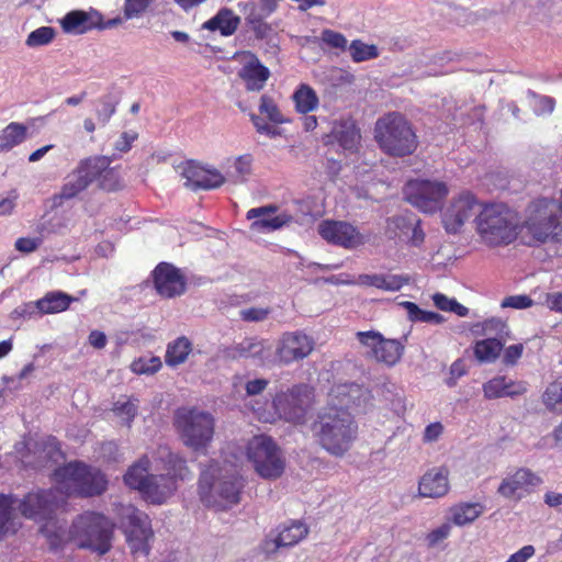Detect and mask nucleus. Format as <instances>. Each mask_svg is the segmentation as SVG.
Masks as SVG:
<instances>
[{"instance_id":"nucleus-1","label":"nucleus","mask_w":562,"mask_h":562,"mask_svg":"<svg viewBox=\"0 0 562 562\" xmlns=\"http://www.w3.org/2000/svg\"><path fill=\"white\" fill-rule=\"evenodd\" d=\"M58 488L37 490L29 492L22 499L15 501L11 496L0 495V539L5 533L14 532L11 509L14 507L23 517L41 522L54 517L60 504Z\"/></svg>"},{"instance_id":"nucleus-2","label":"nucleus","mask_w":562,"mask_h":562,"mask_svg":"<svg viewBox=\"0 0 562 562\" xmlns=\"http://www.w3.org/2000/svg\"><path fill=\"white\" fill-rule=\"evenodd\" d=\"M313 431L326 451L334 456H342L356 439L358 426L349 412L327 406L318 414Z\"/></svg>"},{"instance_id":"nucleus-3","label":"nucleus","mask_w":562,"mask_h":562,"mask_svg":"<svg viewBox=\"0 0 562 562\" xmlns=\"http://www.w3.org/2000/svg\"><path fill=\"white\" fill-rule=\"evenodd\" d=\"M374 139L383 153L400 158L413 155L419 144L413 124L396 111L376 120Z\"/></svg>"},{"instance_id":"nucleus-4","label":"nucleus","mask_w":562,"mask_h":562,"mask_svg":"<svg viewBox=\"0 0 562 562\" xmlns=\"http://www.w3.org/2000/svg\"><path fill=\"white\" fill-rule=\"evenodd\" d=\"M114 527L112 520L102 513L87 510L72 520L69 539L80 549L103 555L112 548Z\"/></svg>"},{"instance_id":"nucleus-5","label":"nucleus","mask_w":562,"mask_h":562,"mask_svg":"<svg viewBox=\"0 0 562 562\" xmlns=\"http://www.w3.org/2000/svg\"><path fill=\"white\" fill-rule=\"evenodd\" d=\"M476 233L490 247L507 246L518 236V216L504 204L485 205L475 217Z\"/></svg>"},{"instance_id":"nucleus-6","label":"nucleus","mask_w":562,"mask_h":562,"mask_svg":"<svg viewBox=\"0 0 562 562\" xmlns=\"http://www.w3.org/2000/svg\"><path fill=\"white\" fill-rule=\"evenodd\" d=\"M53 475L58 490L69 496L93 497L103 494L108 488L104 473L82 461H71L58 467Z\"/></svg>"},{"instance_id":"nucleus-7","label":"nucleus","mask_w":562,"mask_h":562,"mask_svg":"<svg viewBox=\"0 0 562 562\" xmlns=\"http://www.w3.org/2000/svg\"><path fill=\"white\" fill-rule=\"evenodd\" d=\"M522 227L537 244L562 240V203L554 199L533 200L526 210Z\"/></svg>"},{"instance_id":"nucleus-8","label":"nucleus","mask_w":562,"mask_h":562,"mask_svg":"<svg viewBox=\"0 0 562 562\" xmlns=\"http://www.w3.org/2000/svg\"><path fill=\"white\" fill-rule=\"evenodd\" d=\"M314 403V389L305 383L294 384L286 391L278 392L272 398L273 413L259 414V419L273 423L277 418L302 424Z\"/></svg>"},{"instance_id":"nucleus-9","label":"nucleus","mask_w":562,"mask_h":562,"mask_svg":"<svg viewBox=\"0 0 562 562\" xmlns=\"http://www.w3.org/2000/svg\"><path fill=\"white\" fill-rule=\"evenodd\" d=\"M173 425L183 443L195 452H205L214 436L213 416L196 408H178Z\"/></svg>"},{"instance_id":"nucleus-10","label":"nucleus","mask_w":562,"mask_h":562,"mask_svg":"<svg viewBox=\"0 0 562 562\" xmlns=\"http://www.w3.org/2000/svg\"><path fill=\"white\" fill-rule=\"evenodd\" d=\"M94 180L100 181L101 188L115 190L117 188L116 172L109 168L103 158L82 160L64 183L60 198L72 199L86 190Z\"/></svg>"},{"instance_id":"nucleus-11","label":"nucleus","mask_w":562,"mask_h":562,"mask_svg":"<svg viewBox=\"0 0 562 562\" xmlns=\"http://www.w3.org/2000/svg\"><path fill=\"white\" fill-rule=\"evenodd\" d=\"M246 453L256 473L266 480H277L285 470V458L277 442L267 435L254 436Z\"/></svg>"},{"instance_id":"nucleus-12","label":"nucleus","mask_w":562,"mask_h":562,"mask_svg":"<svg viewBox=\"0 0 562 562\" xmlns=\"http://www.w3.org/2000/svg\"><path fill=\"white\" fill-rule=\"evenodd\" d=\"M243 488V477L236 473L223 475L212 483L209 473L204 471L199 480L201 501L218 510H225L238 504Z\"/></svg>"},{"instance_id":"nucleus-13","label":"nucleus","mask_w":562,"mask_h":562,"mask_svg":"<svg viewBox=\"0 0 562 562\" xmlns=\"http://www.w3.org/2000/svg\"><path fill=\"white\" fill-rule=\"evenodd\" d=\"M119 515L121 528L132 555L135 559L148 557L149 541L154 536L148 515L133 505L122 506Z\"/></svg>"},{"instance_id":"nucleus-14","label":"nucleus","mask_w":562,"mask_h":562,"mask_svg":"<svg viewBox=\"0 0 562 562\" xmlns=\"http://www.w3.org/2000/svg\"><path fill=\"white\" fill-rule=\"evenodd\" d=\"M448 193V187L442 181L415 179L409 180L404 187L406 200L425 213L440 210Z\"/></svg>"},{"instance_id":"nucleus-15","label":"nucleus","mask_w":562,"mask_h":562,"mask_svg":"<svg viewBox=\"0 0 562 562\" xmlns=\"http://www.w3.org/2000/svg\"><path fill=\"white\" fill-rule=\"evenodd\" d=\"M356 338L366 348L364 357L367 359L386 367L395 366L403 356L404 346L396 339L384 338L379 331H357Z\"/></svg>"},{"instance_id":"nucleus-16","label":"nucleus","mask_w":562,"mask_h":562,"mask_svg":"<svg viewBox=\"0 0 562 562\" xmlns=\"http://www.w3.org/2000/svg\"><path fill=\"white\" fill-rule=\"evenodd\" d=\"M318 233L327 243L345 249H356L367 243V237L357 227L344 221H323Z\"/></svg>"},{"instance_id":"nucleus-17","label":"nucleus","mask_w":562,"mask_h":562,"mask_svg":"<svg viewBox=\"0 0 562 562\" xmlns=\"http://www.w3.org/2000/svg\"><path fill=\"white\" fill-rule=\"evenodd\" d=\"M477 199L471 192H463L454 199L442 214V224L448 233H458L476 212Z\"/></svg>"},{"instance_id":"nucleus-18","label":"nucleus","mask_w":562,"mask_h":562,"mask_svg":"<svg viewBox=\"0 0 562 562\" xmlns=\"http://www.w3.org/2000/svg\"><path fill=\"white\" fill-rule=\"evenodd\" d=\"M153 280L157 293L162 297L171 299L186 292V278L181 271L171 263H158L153 271Z\"/></svg>"},{"instance_id":"nucleus-19","label":"nucleus","mask_w":562,"mask_h":562,"mask_svg":"<svg viewBox=\"0 0 562 562\" xmlns=\"http://www.w3.org/2000/svg\"><path fill=\"white\" fill-rule=\"evenodd\" d=\"M314 348V341L302 333H286L282 336L277 348V357L283 363L302 360L307 357Z\"/></svg>"},{"instance_id":"nucleus-20","label":"nucleus","mask_w":562,"mask_h":562,"mask_svg":"<svg viewBox=\"0 0 562 562\" xmlns=\"http://www.w3.org/2000/svg\"><path fill=\"white\" fill-rule=\"evenodd\" d=\"M370 392L357 383H340L334 385L329 393L328 406H334L348 412V409L360 406L369 398Z\"/></svg>"},{"instance_id":"nucleus-21","label":"nucleus","mask_w":562,"mask_h":562,"mask_svg":"<svg viewBox=\"0 0 562 562\" xmlns=\"http://www.w3.org/2000/svg\"><path fill=\"white\" fill-rule=\"evenodd\" d=\"M153 459L155 462H160L162 464V470L165 471L162 474L165 477H170L172 480L176 491L179 481H184L192 476L186 459L178 453L172 452L167 446H159L155 450Z\"/></svg>"},{"instance_id":"nucleus-22","label":"nucleus","mask_w":562,"mask_h":562,"mask_svg":"<svg viewBox=\"0 0 562 562\" xmlns=\"http://www.w3.org/2000/svg\"><path fill=\"white\" fill-rule=\"evenodd\" d=\"M182 175L187 179V186L193 190H212L225 182L224 176L218 170L207 169L195 161H188Z\"/></svg>"},{"instance_id":"nucleus-23","label":"nucleus","mask_w":562,"mask_h":562,"mask_svg":"<svg viewBox=\"0 0 562 562\" xmlns=\"http://www.w3.org/2000/svg\"><path fill=\"white\" fill-rule=\"evenodd\" d=\"M449 490V469L445 465L429 469L418 482V496L423 498H440Z\"/></svg>"},{"instance_id":"nucleus-24","label":"nucleus","mask_w":562,"mask_h":562,"mask_svg":"<svg viewBox=\"0 0 562 562\" xmlns=\"http://www.w3.org/2000/svg\"><path fill=\"white\" fill-rule=\"evenodd\" d=\"M277 211L278 206L273 204L248 210L247 220H254L250 228L256 232H272L292 221V216L285 213L270 217V214H274Z\"/></svg>"},{"instance_id":"nucleus-25","label":"nucleus","mask_w":562,"mask_h":562,"mask_svg":"<svg viewBox=\"0 0 562 562\" xmlns=\"http://www.w3.org/2000/svg\"><path fill=\"white\" fill-rule=\"evenodd\" d=\"M327 137H333L342 149L350 153H357L361 143L360 128L351 117L335 121Z\"/></svg>"},{"instance_id":"nucleus-26","label":"nucleus","mask_w":562,"mask_h":562,"mask_svg":"<svg viewBox=\"0 0 562 562\" xmlns=\"http://www.w3.org/2000/svg\"><path fill=\"white\" fill-rule=\"evenodd\" d=\"M238 77L245 82L247 91H260L270 77V70L256 55L250 54V58L239 69Z\"/></svg>"},{"instance_id":"nucleus-27","label":"nucleus","mask_w":562,"mask_h":562,"mask_svg":"<svg viewBox=\"0 0 562 562\" xmlns=\"http://www.w3.org/2000/svg\"><path fill=\"white\" fill-rule=\"evenodd\" d=\"M527 392V384L522 381H514L506 376H495L483 384V393L486 400L499 397H515Z\"/></svg>"},{"instance_id":"nucleus-28","label":"nucleus","mask_w":562,"mask_h":562,"mask_svg":"<svg viewBox=\"0 0 562 562\" xmlns=\"http://www.w3.org/2000/svg\"><path fill=\"white\" fill-rule=\"evenodd\" d=\"M151 504H164L176 492L173 482L164 474H151L138 491Z\"/></svg>"},{"instance_id":"nucleus-29","label":"nucleus","mask_w":562,"mask_h":562,"mask_svg":"<svg viewBox=\"0 0 562 562\" xmlns=\"http://www.w3.org/2000/svg\"><path fill=\"white\" fill-rule=\"evenodd\" d=\"M540 483V479L528 469H518L512 476L503 480L498 493L507 498L514 497L520 491H528Z\"/></svg>"},{"instance_id":"nucleus-30","label":"nucleus","mask_w":562,"mask_h":562,"mask_svg":"<svg viewBox=\"0 0 562 562\" xmlns=\"http://www.w3.org/2000/svg\"><path fill=\"white\" fill-rule=\"evenodd\" d=\"M240 24V18L228 8H222L217 13L203 23L202 27L209 31H220L223 36L233 35Z\"/></svg>"},{"instance_id":"nucleus-31","label":"nucleus","mask_w":562,"mask_h":562,"mask_svg":"<svg viewBox=\"0 0 562 562\" xmlns=\"http://www.w3.org/2000/svg\"><path fill=\"white\" fill-rule=\"evenodd\" d=\"M408 282V278L396 274H360L358 283L364 286H373L384 291L395 292Z\"/></svg>"},{"instance_id":"nucleus-32","label":"nucleus","mask_w":562,"mask_h":562,"mask_svg":"<svg viewBox=\"0 0 562 562\" xmlns=\"http://www.w3.org/2000/svg\"><path fill=\"white\" fill-rule=\"evenodd\" d=\"M75 299L64 292L53 291L35 302L40 315L60 313L70 306Z\"/></svg>"},{"instance_id":"nucleus-33","label":"nucleus","mask_w":562,"mask_h":562,"mask_svg":"<svg viewBox=\"0 0 562 562\" xmlns=\"http://www.w3.org/2000/svg\"><path fill=\"white\" fill-rule=\"evenodd\" d=\"M150 470V459L147 454L142 456L136 462L128 467L126 473L124 474L125 484L139 491L142 486H144L151 476L149 473Z\"/></svg>"},{"instance_id":"nucleus-34","label":"nucleus","mask_w":562,"mask_h":562,"mask_svg":"<svg viewBox=\"0 0 562 562\" xmlns=\"http://www.w3.org/2000/svg\"><path fill=\"white\" fill-rule=\"evenodd\" d=\"M29 127L23 123L11 122L0 131V153H8L27 138Z\"/></svg>"},{"instance_id":"nucleus-35","label":"nucleus","mask_w":562,"mask_h":562,"mask_svg":"<svg viewBox=\"0 0 562 562\" xmlns=\"http://www.w3.org/2000/svg\"><path fill=\"white\" fill-rule=\"evenodd\" d=\"M295 111L300 114H308L316 110L319 99L316 91L306 83H301L292 95Z\"/></svg>"},{"instance_id":"nucleus-36","label":"nucleus","mask_w":562,"mask_h":562,"mask_svg":"<svg viewBox=\"0 0 562 562\" xmlns=\"http://www.w3.org/2000/svg\"><path fill=\"white\" fill-rule=\"evenodd\" d=\"M270 355V347L263 340L245 339L232 350V356L239 358H255L265 362Z\"/></svg>"},{"instance_id":"nucleus-37","label":"nucleus","mask_w":562,"mask_h":562,"mask_svg":"<svg viewBox=\"0 0 562 562\" xmlns=\"http://www.w3.org/2000/svg\"><path fill=\"white\" fill-rule=\"evenodd\" d=\"M308 533V528L300 521H292L283 526L274 539L276 548L292 547L304 539Z\"/></svg>"},{"instance_id":"nucleus-38","label":"nucleus","mask_w":562,"mask_h":562,"mask_svg":"<svg viewBox=\"0 0 562 562\" xmlns=\"http://www.w3.org/2000/svg\"><path fill=\"white\" fill-rule=\"evenodd\" d=\"M484 506L480 503H460L451 507V521L457 526L473 522L482 515Z\"/></svg>"},{"instance_id":"nucleus-39","label":"nucleus","mask_w":562,"mask_h":562,"mask_svg":"<svg viewBox=\"0 0 562 562\" xmlns=\"http://www.w3.org/2000/svg\"><path fill=\"white\" fill-rule=\"evenodd\" d=\"M192 351L191 341L182 336L170 342L167 347L165 361L170 367L183 363Z\"/></svg>"},{"instance_id":"nucleus-40","label":"nucleus","mask_w":562,"mask_h":562,"mask_svg":"<svg viewBox=\"0 0 562 562\" xmlns=\"http://www.w3.org/2000/svg\"><path fill=\"white\" fill-rule=\"evenodd\" d=\"M544 407L554 414H562V375L550 382L541 395Z\"/></svg>"},{"instance_id":"nucleus-41","label":"nucleus","mask_w":562,"mask_h":562,"mask_svg":"<svg viewBox=\"0 0 562 562\" xmlns=\"http://www.w3.org/2000/svg\"><path fill=\"white\" fill-rule=\"evenodd\" d=\"M417 221L415 216L396 215L386 220L385 235L389 239H395L402 235L408 236L411 228Z\"/></svg>"},{"instance_id":"nucleus-42","label":"nucleus","mask_w":562,"mask_h":562,"mask_svg":"<svg viewBox=\"0 0 562 562\" xmlns=\"http://www.w3.org/2000/svg\"><path fill=\"white\" fill-rule=\"evenodd\" d=\"M503 349V344L499 339L487 338L476 341L474 345V355L481 362H494Z\"/></svg>"},{"instance_id":"nucleus-43","label":"nucleus","mask_w":562,"mask_h":562,"mask_svg":"<svg viewBox=\"0 0 562 562\" xmlns=\"http://www.w3.org/2000/svg\"><path fill=\"white\" fill-rule=\"evenodd\" d=\"M238 7H243L244 11L247 12L246 22L256 35L260 38L263 37L269 30L268 24L263 21L268 15H265L261 10L258 12L254 2H247L245 4L239 3Z\"/></svg>"},{"instance_id":"nucleus-44","label":"nucleus","mask_w":562,"mask_h":562,"mask_svg":"<svg viewBox=\"0 0 562 562\" xmlns=\"http://www.w3.org/2000/svg\"><path fill=\"white\" fill-rule=\"evenodd\" d=\"M401 305L406 310L408 318L412 322L441 324L445 321V317L441 314L431 311H424L414 302L404 301Z\"/></svg>"},{"instance_id":"nucleus-45","label":"nucleus","mask_w":562,"mask_h":562,"mask_svg":"<svg viewBox=\"0 0 562 562\" xmlns=\"http://www.w3.org/2000/svg\"><path fill=\"white\" fill-rule=\"evenodd\" d=\"M88 21L89 16L85 11H71L63 19L61 26L67 33L82 34L89 29Z\"/></svg>"},{"instance_id":"nucleus-46","label":"nucleus","mask_w":562,"mask_h":562,"mask_svg":"<svg viewBox=\"0 0 562 562\" xmlns=\"http://www.w3.org/2000/svg\"><path fill=\"white\" fill-rule=\"evenodd\" d=\"M349 52L352 60L356 63L374 59L379 56V49L375 45L366 44L360 40H353L351 42Z\"/></svg>"},{"instance_id":"nucleus-47","label":"nucleus","mask_w":562,"mask_h":562,"mask_svg":"<svg viewBox=\"0 0 562 562\" xmlns=\"http://www.w3.org/2000/svg\"><path fill=\"white\" fill-rule=\"evenodd\" d=\"M259 111L261 114H265L270 122L273 124H283L288 123L286 120L273 98L268 94H262L260 98Z\"/></svg>"},{"instance_id":"nucleus-48","label":"nucleus","mask_w":562,"mask_h":562,"mask_svg":"<svg viewBox=\"0 0 562 562\" xmlns=\"http://www.w3.org/2000/svg\"><path fill=\"white\" fill-rule=\"evenodd\" d=\"M56 35V31L52 26H41L34 31H32L25 41L26 46L29 47H38L45 46L52 43Z\"/></svg>"},{"instance_id":"nucleus-49","label":"nucleus","mask_w":562,"mask_h":562,"mask_svg":"<svg viewBox=\"0 0 562 562\" xmlns=\"http://www.w3.org/2000/svg\"><path fill=\"white\" fill-rule=\"evenodd\" d=\"M98 108L95 109V116L98 122L104 126L116 111V102L111 97H102L97 100Z\"/></svg>"},{"instance_id":"nucleus-50","label":"nucleus","mask_w":562,"mask_h":562,"mask_svg":"<svg viewBox=\"0 0 562 562\" xmlns=\"http://www.w3.org/2000/svg\"><path fill=\"white\" fill-rule=\"evenodd\" d=\"M112 411L116 416L121 417L124 425L130 428L137 415V405L130 400L125 402L117 401L113 404Z\"/></svg>"},{"instance_id":"nucleus-51","label":"nucleus","mask_w":562,"mask_h":562,"mask_svg":"<svg viewBox=\"0 0 562 562\" xmlns=\"http://www.w3.org/2000/svg\"><path fill=\"white\" fill-rule=\"evenodd\" d=\"M132 371L137 374L155 373L161 368V361L157 357H153L148 360L139 358L132 362Z\"/></svg>"},{"instance_id":"nucleus-52","label":"nucleus","mask_w":562,"mask_h":562,"mask_svg":"<svg viewBox=\"0 0 562 562\" xmlns=\"http://www.w3.org/2000/svg\"><path fill=\"white\" fill-rule=\"evenodd\" d=\"M532 305H533V301L527 294L509 295V296H506L501 303V307H503V308H516V310L528 308V307H531Z\"/></svg>"},{"instance_id":"nucleus-53","label":"nucleus","mask_w":562,"mask_h":562,"mask_svg":"<svg viewBox=\"0 0 562 562\" xmlns=\"http://www.w3.org/2000/svg\"><path fill=\"white\" fill-rule=\"evenodd\" d=\"M151 0H125L124 15L127 19L139 15L149 7Z\"/></svg>"},{"instance_id":"nucleus-54","label":"nucleus","mask_w":562,"mask_h":562,"mask_svg":"<svg viewBox=\"0 0 562 562\" xmlns=\"http://www.w3.org/2000/svg\"><path fill=\"white\" fill-rule=\"evenodd\" d=\"M322 40L333 48L345 49L347 47V38L339 32L325 30L322 33Z\"/></svg>"},{"instance_id":"nucleus-55","label":"nucleus","mask_w":562,"mask_h":562,"mask_svg":"<svg viewBox=\"0 0 562 562\" xmlns=\"http://www.w3.org/2000/svg\"><path fill=\"white\" fill-rule=\"evenodd\" d=\"M270 314L269 308L265 307H249L239 312L240 318L245 322H261L265 321Z\"/></svg>"},{"instance_id":"nucleus-56","label":"nucleus","mask_w":562,"mask_h":562,"mask_svg":"<svg viewBox=\"0 0 562 562\" xmlns=\"http://www.w3.org/2000/svg\"><path fill=\"white\" fill-rule=\"evenodd\" d=\"M425 238H426V235L422 227V221L419 218H417V221L415 222V224L413 225V227L409 231L407 244L411 247L420 248L425 241Z\"/></svg>"},{"instance_id":"nucleus-57","label":"nucleus","mask_w":562,"mask_h":562,"mask_svg":"<svg viewBox=\"0 0 562 562\" xmlns=\"http://www.w3.org/2000/svg\"><path fill=\"white\" fill-rule=\"evenodd\" d=\"M522 352H524L522 344L510 345L509 347H507L504 350L503 362L506 366H514L520 359Z\"/></svg>"},{"instance_id":"nucleus-58","label":"nucleus","mask_w":562,"mask_h":562,"mask_svg":"<svg viewBox=\"0 0 562 562\" xmlns=\"http://www.w3.org/2000/svg\"><path fill=\"white\" fill-rule=\"evenodd\" d=\"M443 432V426L441 423L436 422L426 426L423 435V441L426 443L435 442Z\"/></svg>"},{"instance_id":"nucleus-59","label":"nucleus","mask_w":562,"mask_h":562,"mask_svg":"<svg viewBox=\"0 0 562 562\" xmlns=\"http://www.w3.org/2000/svg\"><path fill=\"white\" fill-rule=\"evenodd\" d=\"M251 156L243 155L235 159V170L237 176L244 180L246 176H248L251 171Z\"/></svg>"},{"instance_id":"nucleus-60","label":"nucleus","mask_w":562,"mask_h":562,"mask_svg":"<svg viewBox=\"0 0 562 562\" xmlns=\"http://www.w3.org/2000/svg\"><path fill=\"white\" fill-rule=\"evenodd\" d=\"M40 244L41 240L38 238L20 237L15 241V249L24 254H30L35 251Z\"/></svg>"},{"instance_id":"nucleus-61","label":"nucleus","mask_w":562,"mask_h":562,"mask_svg":"<svg viewBox=\"0 0 562 562\" xmlns=\"http://www.w3.org/2000/svg\"><path fill=\"white\" fill-rule=\"evenodd\" d=\"M138 134L136 132H123L116 140L115 148L122 153H126L131 149L132 144L136 140Z\"/></svg>"},{"instance_id":"nucleus-62","label":"nucleus","mask_w":562,"mask_h":562,"mask_svg":"<svg viewBox=\"0 0 562 562\" xmlns=\"http://www.w3.org/2000/svg\"><path fill=\"white\" fill-rule=\"evenodd\" d=\"M467 373L465 364L462 360L454 361L450 367V378L447 383L449 386H453L457 380Z\"/></svg>"},{"instance_id":"nucleus-63","label":"nucleus","mask_w":562,"mask_h":562,"mask_svg":"<svg viewBox=\"0 0 562 562\" xmlns=\"http://www.w3.org/2000/svg\"><path fill=\"white\" fill-rule=\"evenodd\" d=\"M546 305L550 311L562 314V292L547 293Z\"/></svg>"},{"instance_id":"nucleus-64","label":"nucleus","mask_w":562,"mask_h":562,"mask_svg":"<svg viewBox=\"0 0 562 562\" xmlns=\"http://www.w3.org/2000/svg\"><path fill=\"white\" fill-rule=\"evenodd\" d=\"M535 554V548L530 544L522 547L520 550L512 554L506 562H526Z\"/></svg>"}]
</instances>
